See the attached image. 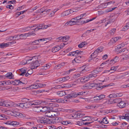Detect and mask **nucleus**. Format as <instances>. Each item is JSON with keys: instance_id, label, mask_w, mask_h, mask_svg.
I'll use <instances>...</instances> for the list:
<instances>
[{"instance_id": "f257e3e1", "label": "nucleus", "mask_w": 129, "mask_h": 129, "mask_svg": "<svg viewBox=\"0 0 129 129\" xmlns=\"http://www.w3.org/2000/svg\"><path fill=\"white\" fill-rule=\"evenodd\" d=\"M86 92L85 91L79 92L78 93L72 92L70 94H68L67 95L64 97V101L67 102V100L66 99H69L73 98H76L77 97H81L82 96L85 95Z\"/></svg>"}, {"instance_id": "f03ea898", "label": "nucleus", "mask_w": 129, "mask_h": 129, "mask_svg": "<svg viewBox=\"0 0 129 129\" xmlns=\"http://www.w3.org/2000/svg\"><path fill=\"white\" fill-rule=\"evenodd\" d=\"M50 119L44 116L43 117H40L37 121L42 124H46L47 123H50Z\"/></svg>"}, {"instance_id": "7ed1b4c3", "label": "nucleus", "mask_w": 129, "mask_h": 129, "mask_svg": "<svg viewBox=\"0 0 129 129\" xmlns=\"http://www.w3.org/2000/svg\"><path fill=\"white\" fill-rule=\"evenodd\" d=\"M48 105V107L50 109L53 110L54 112H56L58 110V108L57 107L59 106L57 104L53 103H49Z\"/></svg>"}, {"instance_id": "20e7f679", "label": "nucleus", "mask_w": 129, "mask_h": 129, "mask_svg": "<svg viewBox=\"0 0 129 129\" xmlns=\"http://www.w3.org/2000/svg\"><path fill=\"white\" fill-rule=\"evenodd\" d=\"M84 57L83 56H79L75 58L72 61V63L73 64L75 63H81L82 62L83 60Z\"/></svg>"}, {"instance_id": "39448f33", "label": "nucleus", "mask_w": 129, "mask_h": 129, "mask_svg": "<svg viewBox=\"0 0 129 129\" xmlns=\"http://www.w3.org/2000/svg\"><path fill=\"white\" fill-rule=\"evenodd\" d=\"M5 106L8 108L12 107H15L16 106H17L16 104L14 103L13 102L10 101H5Z\"/></svg>"}, {"instance_id": "423d86ee", "label": "nucleus", "mask_w": 129, "mask_h": 129, "mask_svg": "<svg viewBox=\"0 0 129 129\" xmlns=\"http://www.w3.org/2000/svg\"><path fill=\"white\" fill-rule=\"evenodd\" d=\"M96 86H97V84L91 83L84 85L83 86V87L85 89H89Z\"/></svg>"}, {"instance_id": "0eeeda50", "label": "nucleus", "mask_w": 129, "mask_h": 129, "mask_svg": "<svg viewBox=\"0 0 129 129\" xmlns=\"http://www.w3.org/2000/svg\"><path fill=\"white\" fill-rule=\"evenodd\" d=\"M53 111H48L45 113V116L48 117H53L54 116H56V115L53 113Z\"/></svg>"}, {"instance_id": "6e6552de", "label": "nucleus", "mask_w": 129, "mask_h": 129, "mask_svg": "<svg viewBox=\"0 0 129 129\" xmlns=\"http://www.w3.org/2000/svg\"><path fill=\"white\" fill-rule=\"evenodd\" d=\"M36 34L34 33H26L22 34L20 35V37H21V39L25 38L28 36H30L31 35L34 36Z\"/></svg>"}, {"instance_id": "1a4fd4ad", "label": "nucleus", "mask_w": 129, "mask_h": 129, "mask_svg": "<svg viewBox=\"0 0 129 129\" xmlns=\"http://www.w3.org/2000/svg\"><path fill=\"white\" fill-rule=\"evenodd\" d=\"M10 83L14 85H21L24 84L23 83L20 81L19 80H16L10 82Z\"/></svg>"}, {"instance_id": "9d476101", "label": "nucleus", "mask_w": 129, "mask_h": 129, "mask_svg": "<svg viewBox=\"0 0 129 129\" xmlns=\"http://www.w3.org/2000/svg\"><path fill=\"white\" fill-rule=\"evenodd\" d=\"M47 106H44V107H37L38 109L37 112H44L46 111L47 109Z\"/></svg>"}, {"instance_id": "9b49d317", "label": "nucleus", "mask_w": 129, "mask_h": 129, "mask_svg": "<svg viewBox=\"0 0 129 129\" xmlns=\"http://www.w3.org/2000/svg\"><path fill=\"white\" fill-rule=\"evenodd\" d=\"M38 61H36L35 62H34L31 64V69H36L38 66H39Z\"/></svg>"}, {"instance_id": "f8f14e48", "label": "nucleus", "mask_w": 129, "mask_h": 129, "mask_svg": "<svg viewBox=\"0 0 129 129\" xmlns=\"http://www.w3.org/2000/svg\"><path fill=\"white\" fill-rule=\"evenodd\" d=\"M7 124L13 126H16L18 125L19 123L18 122L16 121H8Z\"/></svg>"}, {"instance_id": "ddd939ff", "label": "nucleus", "mask_w": 129, "mask_h": 129, "mask_svg": "<svg viewBox=\"0 0 129 129\" xmlns=\"http://www.w3.org/2000/svg\"><path fill=\"white\" fill-rule=\"evenodd\" d=\"M45 28V26L44 24H40L37 25L36 27L34 29V31H35L41 29H44Z\"/></svg>"}, {"instance_id": "4468645a", "label": "nucleus", "mask_w": 129, "mask_h": 129, "mask_svg": "<svg viewBox=\"0 0 129 129\" xmlns=\"http://www.w3.org/2000/svg\"><path fill=\"white\" fill-rule=\"evenodd\" d=\"M101 81L99 80H97V90H100L101 89L104 88L106 87H107L109 86V85H104L103 86H98V84H100V85H102V83H100L99 82H100Z\"/></svg>"}, {"instance_id": "2eb2a0df", "label": "nucleus", "mask_w": 129, "mask_h": 129, "mask_svg": "<svg viewBox=\"0 0 129 129\" xmlns=\"http://www.w3.org/2000/svg\"><path fill=\"white\" fill-rule=\"evenodd\" d=\"M97 50H96L94 52L92 53L90 55V56L89 58V60L88 61H90V60H91L92 59V58L94 59H95V57L97 56Z\"/></svg>"}, {"instance_id": "dca6fc26", "label": "nucleus", "mask_w": 129, "mask_h": 129, "mask_svg": "<svg viewBox=\"0 0 129 129\" xmlns=\"http://www.w3.org/2000/svg\"><path fill=\"white\" fill-rule=\"evenodd\" d=\"M59 119H60V118L58 117H56L53 118L52 119H50V123H58L60 121Z\"/></svg>"}, {"instance_id": "f3484780", "label": "nucleus", "mask_w": 129, "mask_h": 129, "mask_svg": "<svg viewBox=\"0 0 129 129\" xmlns=\"http://www.w3.org/2000/svg\"><path fill=\"white\" fill-rule=\"evenodd\" d=\"M12 113H13V115L20 118L22 117L23 116V115L22 113H20L19 112H17L15 111H13Z\"/></svg>"}, {"instance_id": "a211bd4d", "label": "nucleus", "mask_w": 129, "mask_h": 129, "mask_svg": "<svg viewBox=\"0 0 129 129\" xmlns=\"http://www.w3.org/2000/svg\"><path fill=\"white\" fill-rule=\"evenodd\" d=\"M117 106L120 108H123L125 107V103L121 100L119 103L117 104Z\"/></svg>"}, {"instance_id": "6ab92c4d", "label": "nucleus", "mask_w": 129, "mask_h": 129, "mask_svg": "<svg viewBox=\"0 0 129 129\" xmlns=\"http://www.w3.org/2000/svg\"><path fill=\"white\" fill-rule=\"evenodd\" d=\"M47 39V38H45L44 39H40L39 40H36L32 42L33 44L34 45H37L39 43V41H44L46 40Z\"/></svg>"}, {"instance_id": "aec40b11", "label": "nucleus", "mask_w": 129, "mask_h": 129, "mask_svg": "<svg viewBox=\"0 0 129 129\" xmlns=\"http://www.w3.org/2000/svg\"><path fill=\"white\" fill-rule=\"evenodd\" d=\"M105 98V95L101 94L100 95H97V103L100 102L101 101L103 100Z\"/></svg>"}, {"instance_id": "412c9836", "label": "nucleus", "mask_w": 129, "mask_h": 129, "mask_svg": "<svg viewBox=\"0 0 129 129\" xmlns=\"http://www.w3.org/2000/svg\"><path fill=\"white\" fill-rule=\"evenodd\" d=\"M91 75V77L92 79H94V78L97 76V71L94 70L92 71L91 72V74H90Z\"/></svg>"}, {"instance_id": "4be33fe9", "label": "nucleus", "mask_w": 129, "mask_h": 129, "mask_svg": "<svg viewBox=\"0 0 129 129\" xmlns=\"http://www.w3.org/2000/svg\"><path fill=\"white\" fill-rule=\"evenodd\" d=\"M60 49L59 46H56L52 48V51L53 52H55L58 51Z\"/></svg>"}, {"instance_id": "5701e85b", "label": "nucleus", "mask_w": 129, "mask_h": 129, "mask_svg": "<svg viewBox=\"0 0 129 129\" xmlns=\"http://www.w3.org/2000/svg\"><path fill=\"white\" fill-rule=\"evenodd\" d=\"M60 122L61 124L65 125H67L68 124H69L70 125H72V123L69 121H62Z\"/></svg>"}, {"instance_id": "b1692460", "label": "nucleus", "mask_w": 129, "mask_h": 129, "mask_svg": "<svg viewBox=\"0 0 129 129\" xmlns=\"http://www.w3.org/2000/svg\"><path fill=\"white\" fill-rule=\"evenodd\" d=\"M40 105H45V106H49L48 104H49V103H47V101H40Z\"/></svg>"}, {"instance_id": "393cba45", "label": "nucleus", "mask_w": 129, "mask_h": 129, "mask_svg": "<svg viewBox=\"0 0 129 129\" xmlns=\"http://www.w3.org/2000/svg\"><path fill=\"white\" fill-rule=\"evenodd\" d=\"M121 99L120 98H118L116 99H114L112 101L111 103H116L117 104L119 103L120 102Z\"/></svg>"}, {"instance_id": "a878e982", "label": "nucleus", "mask_w": 129, "mask_h": 129, "mask_svg": "<svg viewBox=\"0 0 129 129\" xmlns=\"http://www.w3.org/2000/svg\"><path fill=\"white\" fill-rule=\"evenodd\" d=\"M57 94L60 96H62L66 94L65 92L64 91H58L57 92Z\"/></svg>"}, {"instance_id": "bb28decb", "label": "nucleus", "mask_w": 129, "mask_h": 129, "mask_svg": "<svg viewBox=\"0 0 129 129\" xmlns=\"http://www.w3.org/2000/svg\"><path fill=\"white\" fill-rule=\"evenodd\" d=\"M69 10H68L63 12L61 14V16L64 17L67 16L70 14Z\"/></svg>"}, {"instance_id": "cd10ccee", "label": "nucleus", "mask_w": 129, "mask_h": 129, "mask_svg": "<svg viewBox=\"0 0 129 129\" xmlns=\"http://www.w3.org/2000/svg\"><path fill=\"white\" fill-rule=\"evenodd\" d=\"M65 65V63L62 62L60 64L56 65L55 66V68L57 69H59L60 68L64 66Z\"/></svg>"}, {"instance_id": "c85d7f7f", "label": "nucleus", "mask_w": 129, "mask_h": 129, "mask_svg": "<svg viewBox=\"0 0 129 129\" xmlns=\"http://www.w3.org/2000/svg\"><path fill=\"white\" fill-rule=\"evenodd\" d=\"M125 116H122V118L124 119H127L129 118V110H127V111L125 114Z\"/></svg>"}, {"instance_id": "c756f323", "label": "nucleus", "mask_w": 129, "mask_h": 129, "mask_svg": "<svg viewBox=\"0 0 129 129\" xmlns=\"http://www.w3.org/2000/svg\"><path fill=\"white\" fill-rule=\"evenodd\" d=\"M8 116L3 114H0V119L5 120L7 119L8 118Z\"/></svg>"}, {"instance_id": "7c9ffc66", "label": "nucleus", "mask_w": 129, "mask_h": 129, "mask_svg": "<svg viewBox=\"0 0 129 129\" xmlns=\"http://www.w3.org/2000/svg\"><path fill=\"white\" fill-rule=\"evenodd\" d=\"M106 21V19H105L104 20H102L101 21H98L97 22V24H100V25H97V27H101L102 25V23H103L105 22Z\"/></svg>"}, {"instance_id": "2f4dec72", "label": "nucleus", "mask_w": 129, "mask_h": 129, "mask_svg": "<svg viewBox=\"0 0 129 129\" xmlns=\"http://www.w3.org/2000/svg\"><path fill=\"white\" fill-rule=\"evenodd\" d=\"M13 76L11 73H9L6 75L5 77L9 79H12Z\"/></svg>"}, {"instance_id": "473e14b6", "label": "nucleus", "mask_w": 129, "mask_h": 129, "mask_svg": "<svg viewBox=\"0 0 129 129\" xmlns=\"http://www.w3.org/2000/svg\"><path fill=\"white\" fill-rule=\"evenodd\" d=\"M91 75L90 74L88 75H87L85 76V78L86 82L90 80H93L91 78L92 77H91Z\"/></svg>"}, {"instance_id": "72a5a7b5", "label": "nucleus", "mask_w": 129, "mask_h": 129, "mask_svg": "<svg viewBox=\"0 0 129 129\" xmlns=\"http://www.w3.org/2000/svg\"><path fill=\"white\" fill-rule=\"evenodd\" d=\"M30 58L29 59H28V60H27L25 62H23V63H22V65H25L26 64H28V63H30L31 62H33V61H31H31L32 60V58Z\"/></svg>"}, {"instance_id": "f704fd0d", "label": "nucleus", "mask_w": 129, "mask_h": 129, "mask_svg": "<svg viewBox=\"0 0 129 129\" xmlns=\"http://www.w3.org/2000/svg\"><path fill=\"white\" fill-rule=\"evenodd\" d=\"M33 104L34 105H38L40 104V101L34 100L32 101Z\"/></svg>"}, {"instance_id": "c9c22d12", "label": "nucleus", "mask_w": 129, "mask_h": 129, "mask_svg": "<svg viewBox=\"0 0 129 129\" xmlns=\"http://www.w3.org/2000/svg\"><path fill=\"white\" fill-rule=\"evenodd\" d=\"M9 44L7 43H2L0 44V47L4 48L5 47H7L9 46Z\"/></svg>"}, {"instance_id": "e433bc0d", "label": "nucleus", "mask_w": 129, "mask_h": 129, "mask_svg": "<svg viewBox=\"0 0 129 129\" xmlns=\"http://www.w3.org/2000/svg\"><path fill=\"white\" fill-rule=\"evenodd\" d=\"M37 27V25L35 24V25L33 26H29L28 27H27V28H26L25 29L26 30H29V29H26V28H30V29L31 30H34V28H36Z\"/></svg>"}, {"instance_id": "4c0bfd02", "label": "nucleus", "mask_w": 129, "mask_h": 129, "mask_svg": "<svg viewBox=\"0 0 129 129\" xmlns=\"http://www.w3.org/2000/svg\"><path fill=\"white\" fill-rule=\"evenodd\" d=\"M123 46V44H120L117 45V48H116V50L117 51H118V50L122 48Z\"/></svg>"}, {"instance_id": "58836bf2", "label": "nucleus", "mask_w": 129, "mask_h": 129, "mask_svg": "<svg viewBox=\"0 0 129 129\" xmlns=\"http://www.w3.org/2000/svg\"><path fill=\"white\" fill-rule=\"evenodd\" d=\"M78 79L80 80V82H86V81L85 78V76H83L81 78H80Z\"/></svg>"}, {"instance_id": "ea45409f", "label": "nucleus", "mask_w": 129, "mask_h": 129, "mask_svg": "<svg viewBox=\"0 0 129 129\" xmlns=\"http://www.w3.org/2000/svg\"><path fill=\"white\" fill-rule=\"evenodd\" d=\"M129 28V21L126 23V25L123 28V31H125Z\"/></svg>"}, {"instance_id": "a19ab883", "label": "nucleus", "mask_w": 129, "mask_h": 129, "mask_svg": "<svg viewBox=\"0 0 129 129\" xmlns=\"http://www.w3.org/2000/svg\"><path fill=\"white\" fill-rule=\"evenodd\" d=\"M87 44V43L86 42H84L78 45V47L79 48H81L83 47L84 45Z\"/></svg>"}, {"instance_id": "79ce46f5", "label": "nucleus", "mask_w": 129, "mask_h": 129, "mask_svg": "<svg viewBox=\"0 0 129 129\" xmlns=\"http://www.w3.org/2000/svg\"><path fill=\"white\" fill-rule=\"evenodd\" d=\"M71 20L73 23H75V24H77L78 22H79V21H77V18L76 17L72 18L71 19Z\"/></svg>"}, {"instance_id": "37998d69", "label": "nucleus", "mask_w": 129, "mask_h": 129, "mask_svg": "<svg viewBox=\"0 0 129 129\" xmlns=\"http://www.w3.org/2000/svg\"><path fill=\"white\" fill-rule=\"evenodd\" d=\"M91 32V31L90 30H88L86 31L85 33H84L82 36V37H85V36L86 35H88Z\"/></svg>"}, {"instance_id": "c03bdc74", "label": "nucleus", "mask_w": 129, "mask_h": 129, "mask_svg": "<svg viewBox=\"0 0 129 129\" xmlns=\"http://www.w3.org/2000/svg\"><path fill=\"white\" fill-rule=\"evenodd\" d=\"M30 89H36L37 88V84H33L30 85Z\"/></svg>"}, {"instance_id": "a18cd8bd", "label": "nucleus", "mask_w": 129, "mask_h": 129, "mask_svg": "<svg viewBox=\"0 0 129 129\" xmlns=\"http://www.w3.org/2000/svg\"><path fill=\"white\" fill-rule=\"evenodd\" d=\"M75 24V23H73L72 21V20H71L70 21H69L66 23H65V25H72Z\"/></svg>"}, {"instance_id": "49530a36", "label": "nucleus", "mask_w": 129, "mask_h": 129, "mask_svg": "<svg viewBox=\"0 0 129 129\" xmlns=\"http://www.w3.org/2000/svg\"><path fill=\"white\" fill-rule=\"evenodd\" d=\"M103 47L102 46L99 47L98 48L97 54L99 53L102 51L103 50Z\"/></svg>"}, {"instance_id": "de8ad7c7", "label": "nucleus", "mask_w": 129, "mask_h": 129, "mask_svg": "<svg viewBox=\"0 0 129 129\" xmlns=\"http://www.w3.org/2000/svg\"><path fill=\"white\" fill-rule=\"evenodd\" d=\"M102 122L105 124H107L108 123V121L107 120V118L105 117L103 118Z\"/></svg>"}, {"instance_id": "09e8293b", "label": "nucleus", "mask_w": 129, "mask_h": 129, "mask_svg": "<svg viewBox=\"0 0 129 129\" xmlns=\"http://www.w3.org/2000/svg\"><path fill=\"white\" fill-rule=\"evenodd\" d=\"M69 38L70 37L69 36H66L63 37V42H66L68 41L69 39Z\"/></svg>"}, {"instance_id": "8fccbe9b", "label": "nucleus", "mask_w": 129, "mask_h": 129, "mask_svg": "<svg viewBox=\"0 0 129 129\" xmlns=\"http://www.w3.org/2000/svg\"><path fill=\"white\" fill-rule=\"evenodd\" d=\"M81 76V74L80 73H76L74 74L73 76V78L76 79Z\"/></svg>"}, {"instance_id": "3c124183", "label": "nucleus", "mask_w": 129, "mask_h": 129, "mask_svg": "<svg viewBox=\"0 0 129 129\" xmlns=\"http://www.w3.org/2000/svg\"><path fill=\"white\" fill-rule=\"evenodd\" d=\"M29 100V99L25 98L22 99L21 100V101L23 103H24L28 102Z\"/></svg>"}, {"instance_id": "603ef678", "label": "nucleus", "mask_w": 129, "mask_h": 129, "mask_svg": "<svg viewBox=\"0 0 129 129\" xmlns=\"http://www.w3.org/2000/svg\"><path fill=\"white\" fill-rule=\"evenodd\" d=\"M101 127L102 128H106V127H105V125L103 124H101L100 125H98V124H97V128H99Z\"/></svg>"}, {"instance_id": "864d4df0", "label": "nucleus", "mask_w": 129, "mask_h": 129, "mask_svg": "<svg viewBox=\"0 0 129 129\" xmlns=\"http://www.w3.org/2000/svg\"><path fill=\"white\" fill-rule=\"evenodd\" d=\"M68 55H69L70 56L72 55L73 56H76V54L75 52V51H73V52H70L69 54Z\"/></svg>"}, {"instance_id": "5fc2aeb1", "label": "nucleus", "mask_w": 129, "mask_h": 129, "mask_svg": "<svg viewBox=\"0 0 129 129\" xmlns=\"http://www.w3.org/2000/svg\"><path fill=\"white\" fill-rule=\"evenodd\" d=\"M16 104L17 105V106H15L18 107L19 106L21 108H24V103Z\"/></svg>"}, {"instance_id": "6e6d98bb", "label": "nucleus", "mask_w": 129, "mask_h": 129, "mask_svg": "<svg viewBox=\"0 0 129 129\" xmlns=\"http://www.w3.org/2000/svg\"><path fill=\"white\" fill-rule=\"evenodd\" d=\"M90 119V117H84L82 118V120L84 121H88Z\"/></svg>"}, {"instance_id": "4d7b16f0", "label": "nucleus", "mask_w": 129, "mask_h": 129, "mask_svg": "<svg viewBox=\"0 0 129 129\" xmlns=\"http://www.w3.org/2000/svg\"><path fill=\"white\" fill-rule=\"evenodd\" d=\"M109 96L110 98H115L116 97V94L113 93L110 94L109 95Z\"/></svg>"}, {"instance_id": "13d9d810", "label": "nucleus", "mask_w": 129, "mask_h": 129, "mask_svg": "<svg viewBox=\"0 0 129 129\" xmlns=\"http://www.w3.org/2000/svg\"><path fill=\"white\" fill-rule=\"evenodd\" d=\"M121 38L120 37H116L114 38L113 39H112V41H114V42H115L117 41H118L119 39H121Z\"/></svg>"}, {"instance_id": "bf43d9fd", "label": "nucleus", "mask_w": 129, "mask_h": 129, "mask_svg": "<svg viewBox=\"0 0 129 129\" xmlns=\"http://www.w3.org/2000/svg\"><path fill=\"white\" fill-rule=\"evenodd\" d=\"M76 115L77 117H81L84 116V114H83L78 113L77 114H75L74 116Z\"/></svg>"}, {"instance_id": "052dcab7", "label": "nucleus", "mask_w": 129, "mask_h": 129, "mask_svg": "<svg viewBox=\"0 0 129 129\" xmlns=\"http://www.w3.org/2000/svg\"><path fill=\"white\" fill-rule=\"evenodd\" d=\"M106 4H102L100 6H100V7H101L102 8H105L106 7Z\"/></svg>"}, {"instance_id": "680f3d73", "label": "nucleus", "mask_w": 129, "mask_h": 129, "mask_svg": "<svg viewBox=\"0 0 129 129\" xmlns=\"http://www.w3.org/2000/svg\"><path fill=\"white\" fill-rule=\"evenodd\" d=\"M129 58V56L128 55H125L124 57L123 58L124 60H127Z\"/></svg>"}, {"instance_id": "e2e57ef3", "label": "nucleus", "mask_w": 129, "mask_h": 129, "mask_svg": "<svg viewBox=\"0 0 129 129\" xmlns=\"http://www.w3.org/2000/svg\"><path fill=\"white\" fill-rule=\"evenodd\" d=\"M28 104L27 102L24 103V108H28L29 107V106H28Z\"/></svg>"}, {"instance_id": "0e129e2a", "label": "nucleus", "mask_w": 129, "mask_h": 129, "mask_svg": "<svg viewBox=\"0 0 129 129\" xmlns=\"http://www.w3.org/2000/svg\"><path fill=\"white\" fill-rule=\"evenodd\" d=\"M116 29L115 28H114L111 30L110 32V33L111 35H113L114 34V33L115 32Z\"/></svg>"}, {"instance_id": "69168bd1", "label": "nucleus", "mask_w": 129, "mask_h": 129, "mask_svg": "<svg viewBox=\"0 0 129 129\" xmlns=\"http://www.w3.org/2000/svg\"><path fill=\"white\" fill-rule=\"evenodd\" d=\"M118 58L119 57H118L116 56L115 58L113 59L114 60V61L115 62V63L118 61Z\"/></svg>"}, {"instance_id": "338daca9", "label": "nucleus", "mask_w": 129, "mask_h": 129, "mask_svg": "<svg viewBox=\"0 0 129 129\" xmlns=\"http://www.w3.org/2000/svg\"><path fill=\"white\" fill-rule=\"evenodd\" d=\"M5 101H1L0 102V106H5Z\"/></svg>"}, {"instance_id": "774afa93", "label": "nucleus", "mask_w": 129, "mask_h": 129, "mask_svg": "<svg viewBox=\"0 0 129 129\" xmlns=\"http://www.w3.org/2000/svg\"><path fill=\"white\" fill-rule=\"evenodd\" d=\"M56 126L54 125H51L49 126V129H55Z\"/></svg>"}]
</instances>
